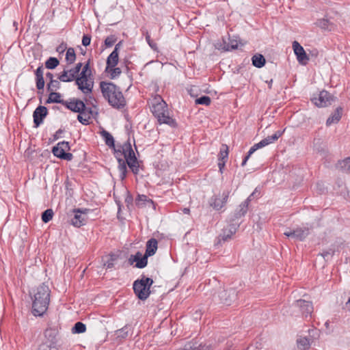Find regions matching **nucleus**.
Returning a JSON list of instances; mask_svg holds the SVG:
<instances>
[{
    "mask_svg": "<svg viewBox=\"0 0 350 350\" xmlns=\"http://www.w3.org/2000/svg\"><path fill=\"white\" fill-rule=\"evenodd\" d=\"M150 46V47L153 49L154 51H157L158 50V48H157V45L155 42H154L153 41H152L150 43H149L148 44Z\"/></svg>",
    "mask_w": 350,
    "mask_h": 350,
    "instance_id": "50",
    "label": "nucleus"
},
{
    "mask_svg": "<svg viewBox=\"0 0 350 350\" xmlns=\"http://www.w3.org/2000/svg\"><path fill=\"white\" fill-rule=\"evenodd\" d=\"M152 284V279L144 275L134 282L133 291L138 299L142 301L148 299L150 294V286Z\"/></svg>",
    "mask_w": 350,
    "mask_h": 350,
    "instance_id": "4",
    "label": "nucleus"
},
{
    "mask_svg": "<svg viewBox=\"0 0 350 350\" xmlns=\"http://www.w3.org/2000/svg\"><path fill=\"white\" fill-rule=\"evenodd\" d=\"M118 45L116 44L114 50L111 53L107 59V66L106 68L115 67L118 62Z\"/></svg>",
    "mask_w": 350,
    "mask_h": 350,
    "instance_id": "21",
    "label": "nucleus"
},
{
    "mask_svg": "<svg viewBox=\"0 0 350 350\" xmlns=\"http://www.w3.org/2000/svg\"><path fill=\"white\" fill-rule=\"evenodd\" d=\"M78 89L85 95L92 94L94 87V80L91 76L80 75L75 79Z\"/></svg>",
    "mask_w": 350,
    "mask_h": 350,
    "instance_id": "8",
    "label": "nucleus"
},
{
    "mask_svg": "<svg viewBox=\"0 0 350 350\" xmlns=\"http://www.w3.org/2000/svg\"><path fill=\"white\" fill-rule=\"evenodd\" d=\"M146 40L148 42V44H149V43H150L152 40L150 39V36L149 35V33L148 32H146Z\"/></svg>",
    "mask_w": 350,
    "mask_h": 350,
    "instance_id": "52",
    "label": "nucleus"
},
{
    "mask_svg": "<svg viewBox=\"0 0 350 350\" xmlns=\"http://www.w3.org/2000/svg\"><path fill=\"white\" fill-rule=\"evenodd\" d=\"M296 306L300 308L304 316H310L313 311V306L311 302L305 300L297 301Z\"/></svg>",
    "mask_w": 350,
    "mask_h": 350,
    "instance_id": "19",
    "label": "nucleus"
},
{
    "mask_svg": "<svg viewBox=\"0 0 350 350\" xmlns=\"http://www.w3.org/2000/svg\"><path fill=\"white\" fill-rule=\"evenodd\" d=\"M76 76L77 73L71 68L69 70H64L58 79L62 82H70L75 79L77 78Z\"/></svg>",
    "mask_w": 350,
    "mask_h": 350,
    "instance_id": "22",
    "label": "nucleus"
},
{
    "mask_svg": "<svg viewBox=\"0 0 350 350\" xmlns=\"http://www.w3.org/2000/svg\"><path fill=\"white\" fill-rule=\"evenodd\" d=\"M116 42V38L114 36H108L105 40V44L107 47L112 46Z\"/></svg>",
    "mask_w": 350,
    "mask_h": 350,
    "instance_id": "42",
    "label": "nucleus"
},
{
    "mask_svg": "<svg viewBox=\"0 0 350 350\" xmlns=\"http://www.w3.org/2000/svg\"><path fill=\"white\" fill-rule=\"evenodd\" d=\"M229 196V192H224L221 195L215 196L213 198V201L211 202V205L215 209H221L227 202Z\"/></svg>",
    "mask_w": 350,
    "mask_h": 350,
    "instance_id": "15",
    "label": "nucleus"
},
{
    "mask_svg": "<svg viewBox=\"0 0 350 350\" xmlns=\"http://www.w3.org/2000/svg\"><path fill=\"white\" fill-rule=\"evenodd\" d=\"M252 64L256 68H261L265 64V59L262 55L257 54L252 57Z\"/></svg>",
    "mask_w": 350,
    "mask_h": 350,
    "instance_id": "27",
    "label": "nucleus"
},
{
    "mask_svg": "<svg viewBox=\"0 0 350 350\" xmlns=\"http://www.w3.org/2000/svg\"><path fill=\"white\" fill-rule=\"evenodd\" d=\"M346 308L350 310V298L349 299L348 301L346 303Z\"/></svg>",
    "mask_w": 350,
    "mask_h": 350,
    "instance_id": "56",
    "label": "nucleus"
},
{
    "mask_svg": "<svg viewBox=\"0 0 350 350\" xmlns=\"http://www.w3.org/2000/svg\"><path fill=\"white\" fill-rule=\"evenodd\" d=\"M272 82H273V80H272V79H271V80H270V81L269 82V88H271Z\"/></svg>",
    "mask_w": 350,
    "mask_h": 350,
    "instance_id": "59",
    "label": "nucleus"
},
{
    "mask_svg": "<svg viewBox=\"0 0 350 350\" xmlns=\"http://www.w3.org/2000/svg\"><path fill=\"white\" fill-rule=\"evenodd\" d=\"M334 98L327 91H321L317 97L312 99L314 105L319 107H325L330 105Z\"/></svg>",
    "mask_w": 350,
    "mask_h": 350,
    "instance_id": "10",
    "label": "nucleus"
},
{
    "mask_svg": "<svg viewBox=\"0 0 350 350\" xmlns=\"http://www.w3.org/2000/svg\"><path fill=\"white\" fill-rule=\"evenodd\" d=\"M150 105L151 111L160 124H167L172 126H176L175 120L169 116L166 103L159 95L152 97L150 100Z\"/></svg>",
    "mask_w": 350,
    "mask_h": 350,
    "instance_id": "3",
    "label": "nucleus"
},
{
    "mask_svg": "<svg viewBox=\"0 0 350 350\" xmlns=\"http://www.w3.org/2000/svg\"><path fill=\"white\" fill-rule=\"evenodd\" d=\"M86 330V326L84 323L81 322H77L75 323V326L72 328V332L77 334H82L84 333Z\"/></svg>",
    "mask_w": 350,
    "mask_h": 350,
    "instance_id": "37",
    "label": "nucleus"
},
{
    "mask_svg": "<svg viewBox=\"0 0 350 350\" xmlns=\"http://www.w3.org/2000/svg\"><path fill=\"white\" fill-rule=\"evenodd\" d=\"M183 212L185 214H189V213H190V210H189V208H184L183 209Z\"/></svg>",
    "mask_w": 350,
    "mask_h": 350,
    "instance_id": "54",
    "label": "nucleus"
},
{
    "mask_svg": "<svg viewBox=\"0 0 350 350\" xmlns=\"http://www.w3.org/2000/svg\"><path fill=\"white\" fill-rule=\"evenodd\" d=\"M53 216V211L52 209H46L44 211V213L42 215V220L44 223L49 222L50 220L52 219Z\"/></svg>",
    "mask_w": 350,
    "mask_h": 350,
    "instance_id": "38",
    "label": "nucleus"
},
{
    "mask_svg": "<svg viewBox=\"0 0 350 350\" xmlns=\"http://www.w3.org/2000/svg\"><path fill=\"white\" fill-rule=\"evenodd\" d=\"M47 114V109L44 106L38 107L33 111V122L38 127L43 121V118Z\"/></svg>",
    "mask_w": 350,
    "mask_h": 350,
    "instance_id": "18",
    "label": "nucleus"
},
{
    "mask_svg": "<svg viewBox=\"0 0 350 350\" xmlns=\"http://www.w3.org/2000/svg\"><path fill=\"white\" fill-rule=\"evenodd\" d=\"M91 42V36L88 35H84L82 38V44L85 46L90 45Z\"/></svg>",
    "mask_w": 350,
    "mask_h": 350,
    "instance_id": "45",
    "label": "nucleus"
},
{
    "mask_svg": "<svg viewBox=\"0 0 350 350\" xmlns=\"http://www.w3.org/2000/svg\"><path fill=\"white\" fill-rule=\"evenodd\" d=\"M59 82L57 80H52L47 85V89L50 92H54L59 88Z\"/></svg>",
    "mask_w": 350,
    "mask_h": 350,
    "instance_id": "39",
    "label": "nucleus"
},
{
    "mask_svg": "<svg viewBox=\"0 0 350 350\" xmlns=\"http://www.w3.org/2000/svg\"><path fill=\"white\" fill-rule=\"evenodd\" d=\"M342 113V107H337L334 112L327 118L326 121V125L329 126L332 124H337L341 119Z\"/></svg>",
    "mask_w": 350,
    "mask_h": 350,
    "instance_id": "20",
    "label": "nucleus"
},
{
    "mask_svg": "<svg viewBox=\"0 0 350 350\" xmlns=\"http://www.w3.org/2000/svg\"><path fill=\"white\" fill-rule=\"evenodd\" d=\"M254 193L255 192H253L243 202L239 205V211L236 214L237 217H241L245 215L247 211L251 198L254 195Z\"/></svg>",
    "mask_w": 350,
    "mask_h": 350,
    "instance_id": "24",
    "label": "nucleus"
},
{
    "mask_svg": "<svg viewBox=\"0 0 350 350\" xmlns=\"http://www.w3.org/2000/svg\"><path fill=\"white\" fill-rule=\"evenodd\" d=\"M317 25L323 29L332 30L333 25L326 18H322L318 21Z\"/></svg>",
    "mask_w": 350,
    "mask_h": 350,
    "instance_id": "32",
    "label": "nucleus"
},
{
    "mask_svg": "<svg viewBox=\"0 0 350 350\" xmlns=\"http://www.w3.org/2000/svg\"><path fill=\"white\" fill-rule=\"evenodd\" d=\"M80 75H86L91 76L92 72L90 68V64L88 62L85 65L83 66L81 72L79 73Z\"/></svg>",
    "mask_w": 350,
    "mask_h": 350,
    "instance_id": "43",
    "label": "nucleus"
},
{
    "mask_svg": "<svg viewBox=\"0 0 350 350\" xmlns=\"http://www.w3.org/2000/svg\"><path fill=\"white\" fill-rule=\"evenodd\" d=\"M225 164H226V161H220L219 160V163H218V166H219V171L221 173L223 172V169L225 166Z\"/></svg>",
    "mask_w": 350,
    "mask_h": 350,
    "instance_id": "49",
    "label": "nucleus"
},
{
    "mask_svg": "<svg viewBox=\"0 0 350 350\" xmlns=\"http://www.w3.org/2000/svg\"><path fill=\"white\" fill-rule=\"evenodd\" d=\"M46 77H47V78H49V79H50V81L54 80V79H53V74H52V73H51V72H48V73H46Z\"/></svg>",
    "mask_w": 350,
    "mask_h": 350,
    "instance_id": "53",
    "label": "nucleus"
},
{
    "mask_svg": "<svg viewBox=\"0 0 350 350\" xmlns=\"http://www.w3.org/2000/svg\"><path fill=\"white\" fill-rule=\"evenodd\" d=\"M158 242L155 239H150L146 243V250L145 254L146 256L154 255L157 250Z\"/></svg>",
    "mask_w": 350,
    "mask_h": 350,
    "instance_id": "23",
    "label": "nucleus"
},
{
    "mask_svg": "<svg viewBox=\"0 0 350 350\" xmlns=\"http://www.w3.org/2000/svg\"><path fill=\"white\" fill-rule=\"evenodd\" d=\"M122 332V330H121V329H119V330L118 331V332H119V333H121Z\"/></svg>",
    "mask_w": 350,
    "mask_h": 350,
    "instance_id": "60",
    "label": "nucleus"
},
{
    "mask_svg": "<svg viewBox=\"0 0 350 350\" xmlns=\"http://www.w3.org/2000/svg\"><path fill=\"white\" fill-rule=\"evenodd\" d=\"M103 96L110 105L116 109L123 108L126 105V100L120 90L111 82L101 81L99 83Z\"/></svg>",
    "mask_w": 350,
    "mask_h": 350,
    "instance_id": "1",
    "label": "nucleus"
},
{
    "mask_svg": "<svg viewBox=\"0 0 350 350\" xmlns=\"http://www.w3.org/2000/svg\"><path fill=\"white\" fill-rule=\"evenodd\" d=\"M66 59L68 63L72 64L76 59V54L73 48H69L67 49L66 54Z\"/></svg>",
    "mask_w": 350,
    "mask_h": 350,
    "instance_id": "33",
    "label": "nucleus"
},
{
    "mask_svg": "<svg viewBox=\"0 0 350 350\" xmlns=\"http://www.w3.org/2000/svg\"><path fill=\"white\" fill-rule=\"evenodd\" d=\"M228 156V147L226 144H223L220 148L219 159L220 161H226Z\"/></svg>",
    "mask_w": 350,
    "mask_h": 350,
    "instance_id": "36",
    "label": "nucleus"
},
{
    "mask_svg": "<svg viewBox=\"0 0 350 350\" xmlns=\"http://www.w3.org/2000/svg\"><path fill=\"white\" fill-rule=\"evenodd\" d=\"M196 103L199 105L208 106L211 104V98L208 96H203L196 100Z\"/></svg>",
    "mask_w": 350,
    "mask_h": 350,
    "instance_id": "40",
    "label": "nucleus"
},
{
    "mask_svg": "<svg viewBox=\"0 0 350 350\" xmlns=\"http://www.w3.org/2000/svg\"><path fill=\"white\" fill-rule=\"evenodd\" d=\"M284 234L288 237H293L295 239L302 241L309 234V229L306 228H299L294 230L285 232Z\"/></svg>",
    "mask_w": 350,
    "mask_h": 350,
    "instance_id": "14",
    "label": "nucleus"
},
{
    "mask_svg": "<svg viewBox=\"0 0 350 350\" xmlns=\"http://www.w3.org/2000/svg\"><path fill=\"white\" fill-rule=\"evenodd\" d=\"M105 72L109 74L111 79H116L121 74L122 71L120 68L111 67L106 68Z\"/></svg>",
    "mask_w": 350,
    "mask_h": 350,
    "instance_id": "31",
    "label": "nucleus"
},
{
    "mask_svg": "<svg viewBox=\"0 0 350 350\" xmlns=\"http://www.w3.org/2000/svg\"><path fill=\"white\" fill-rule=\"evenodd\" d=\"M239 44L243 46L244 43H241L239 40L234 38H228V42H224V44H220L217 45L219 50H223L224 51H228L238 49Z\"/></svg>",
    "mask_w": 350,
    "mask_h": 350,
    "instance_id": "16",
    "label": "nucleus"
},
{
    "mask_svg": "<svg viewBox=\"0 0 350 350\" xmlns=\"http://www.w3.org/2000/svg\"><path fill=\"white\" fill-rule=\"evenodd\" d=\"M73 212L75 215L71 219V224L77 228L85 225L87 219L85 215L88 213V210L85 209L84 211H81V209H75Z\"/></svg>",
    "mask_w": 350,
    "mask_h": 350,
    "instance_id": "11",
    "label": "nucleus"
},
{
    "mask_svg": "<svg viewBox=\"0 0 350 350\" xmlns=\"http://www.w3.org/2000/svg\"><path fill=\"white\" fill-rule=\"evenodd\" d=\"M116 154H117L116 157H117L118 161L119 162L118 170H119V172L120 173L121 178L124 179V177L126 176V163H125L124 161L122 159H120V158L118 157V151H116Z\"/></svg>",
    "mask_w": 350,
    "mask_h": 350,
    "instance_id": "29",
    "label": "nucleus"
},
{
    "mask_svg": "<svg viewBox=\"0 0 350 350\" xmlns=\"http://www.w3.org/2000/svg\"><path fill=\"white\" fill-rule=\"evenodd\" d=\"M230 234H224V238H223V239H224V240H226L227 238H230Z\"/></svg>",
    "mask_w": 350,
    "mask_h": 350,
    "instance_id": "57",
    "label": "nucleus"
},
{
    "mask_svg": "<svg viewBox=\"0 0 350 350\" xmlns=\"http://www.w3.org/2000/svg\"><path fill=\"white\" fill-rule=\"evenodd\" d=\"M100 134L104 139L105 144L110 148H114V139L113 136L105 130H103L100 132Z\"/></svg>",
    "mask_w": 350,
    "mask_h": 350,
    "instance_id": "26",
    "label": "nucleus"
},
{
    "mask_svg": "<svg viewBox=\"0 0 350 350\" xmlns=\"http://www.w3.org/2000/svg\"><path fill=\"white\" fill-rule=\"evenodd\" d=\"M65 105L68 109L79 113L82 111H85V105L84 103L78 99H72L69 101H66Z\"/></svg>",
    "mask_w": 350,
    "mask_h": 350,
    "instance_id": "17",
    "label": "nucleus"
},
{
    "mask_svg": "<svg viewBox=\"0 0 350 350\" xmlns=\"http://www.w3.org/2000/svg\"><path fill=\"white\" fill-rule=\"evenodd\" d=\"M105 266L107 267V268H111L113 265V262H108L107 264L105 265Z\"/></svg>",
    "mask_w": 350,
    "mask_h": 350,
    "instance_id": "55",
    "label": "nucleus"
},
{
    "mask_svg": "<svg viewBox=\"0 0 350 350\" xmlns=\"http://www.w3.org/2000/svg\"><path fill=\"white\" fill-rule=\"evenodd\" d=\"M70 150V146L68 142H59L53 148L52 152L53 154L62 159L66 161H70L72 159V154L69 152H66Z\"/></svg>",
    "mask_w": 350,
    "mask_h": 350,
    "instance_id": "9",
    "label": "nucleus"
},
{
    "mask_svg": "<svg viewBox=\"0 0 350 350\" xmlns=\"http://www.w3.org/2000/svg\"><path fill=\"white\" fill-rule=\"evenodd\" d=\"M334 253V251L332 250V249H329V250L327 251H324L321 254V256L323 258H325L326 257H327L328 256H332Z\"/></svg>",
    "mask_w": 350,
    "mask_h": 350,
    "instance_id": "47",
    "label": "nucleus"
},
{
    "mask_svg": "<svg viewBox=\"0 0 350 350\" xmlns=\"http://www.w3.org/2000/svg\"><path fill=\"white\" fill-rule=\"evenodd\" d=\"M36 87L38 90H42L44 87V78H36Z\"/></svg>",
    "mask_w": 350,
    "mask_h": 350,
    "instance_id": "44",
    "label": "nucleus"
},
{
    "mask_svg": "<svg viewBox=\"0 0 350 350\" xmlns=\"http://www.w3.org/2000/svg\"><path fill=\"white\" fill-rule=\"evenodd\" d=\"M293 49L297 56L298 62L301 64L306 65L309 60V57L306 53L304 48L297 41H294L293 42Z\"/></svg>",
    "mask_w": 350,
    "mask_h": 350,
    "instance_id": "12",
    "label": "nucleus"
},
{
    "mask_svg": "<svg viewBox=\"0 0 350 350\" xmlns=\"http://www.w3.org/2000/svg\"><path fill=\"white\" fill-rule=\"evenodd\" d=\"M36 78H44L43 77V68L42 66H39L36 70Z\"/></svg>",
    "mask_w": 350,
    "mask_h": 350,
    "instance_id": "46",
    "label": "nucleus"
},
{
    "mask_svg": "<svg viewBox=\"0 0 350 350\" xmlns=\"http://www.w3.org/2000/svg\"><path fill=\"white\" fill-rule=\"evenodd\" d=\"M340 166L345 172L350 173V157L342 160Z\"/></svg>",
    "mask_w": 350,
    "mask_h": 350,
    "instance_id": "41",
    "label": "nucleus"
},
{
    "mask_svg": "<svg viewBox=\"0 0 350 350\" xmlns=\"http://www.w3.org/2000/svg\"><path fill=\"white\" fill-rule=\"evenodd\" d=\"M283 132L278 131L275 132L273 135L271 136H268L266 138L262 139L260 142H259L257 144H255L252 147L250 148V150L248 151L247 155L243 159L241 165L244 166L247 160L249 159L250 157L258 149L261 148L262 147H265L273 142L276 141L282 135Z\"/></svg>",
    "mask_w": 350,
    "mask_h": 350,
    "instance_id": "6",
    "label": "nucleus"
},
{
    "mask_svg": "<svg viewBox=\"0 0 350 350\" xmlns=\"http://www.w3.org/2000/svg\"><path fill=\"white\" fill-rule=\"evenodd\" d=\"M57 335L56 329H46L44 332V339L39 345L38 350H59Z\"/></svg>",
    "mask_w": 350,
    "mask_h": 350,
    "instance_id": "5",
    "label": "nucleus"
},
{
    "mask_svg": "<svg viewBox=\"0 0 350 350\" xmlns=\"http://www.w3.org/2000/svg\"><path fill=\"white\" fill-rule=\"evenodd\" d=\"M297 348L300 350H306L310 346V341L306 337H301L297 340Z\"/></svg>",
    "mask_w": 350,
    "mask_h": 350,
    "instance_id": "28",
    "label": "nucleus"
},
{
    "mask_svg": "<svg viewBox=\"0 0 350 350\" xmlns=\"http://www.w3.org/2000/svg\"><path fill=\"white\" fill-rule=\"evenodd\" d=\"M232 228H233V230H230V233H231V234H232L233 233H234V232H235V231H236V228H235V227H233Z\"/></svg>",
    "mask_w": 350,
    "mask_h": 350,
    "instance_id": "58",
    "label": "nucleus"
},
{
    "mask_svg": "<svg viewBox=\"0 0 350 350\" xmlns=\"http://www.w3.org/2000/svg\"><path fill=\"white\" fill-rule=\"evenodd\" d=\"M220 294H221V299H223V302L227 305L230 304V302L232 301V300L233 299H234L236 297L235 293L233 291H223L221 292Z\"/></svg>",
    "mask_w": 350,
    "mask_h": 350,
    "instance_id": "25",
    "label": "nucleus"
},
{
    "mask_svg": "<svg viewBox=\"0 0 350 350\" xmlns=\"http://www.w3.org/2000/svg\"><path fill=\"white\" fill-rule=\"evenodd\" d=\"M89 102L90 103V104L93 106V107H96V100L92 96H90L89 97Z\"/></svg>",
    "mask_w": 350,
    "mask_h": 350,
    "instance_id": "51",
    "label": "nucleus"
},
{
    "mask_svg": "<svg viewBox=\"0 0 350 350\" xmlns=\"http://www.w3.org/2000/svg\"><path fill=\"white\" fill-rule=\"evenodd\" d=\"M59 60L56 57H49L45 62L46 68L54 69L59 65Z\"/></svg>",
    "mask_w": 350,
    "mask_h": 350,
    "instance_id": "35",
    "label": "nucleus"
},
{
    "mask_svg": "<svg viewBox=\"0 0 350 350\" xmlns=\"http://www.w3.org/2000/svg\"><path fill=\"white\" fill-rule=\"evenodd\" d=\"M82 66H83L82 63H78L76 64V66L74 68H72V69L77 73V75H78L79 73Z\"/></svg>",
    "mask_w": 350,
    "mask_h": 350,
    "instance_id": "48",
    "label": "nucleus"
},
{
    "mask_svg": "<svg viewBox=\"0 0 350 350\" xmlns=\"http://www.w3.org/2000/svg\"><path fill=\"white\" fill-rule=\"evenodd\" d=\"M50 290L47 285L39 286L32 298V312L34 316H42L47 310L50 302Z\"/></svg>",
    "mask_w": 350,
    "mask_h": 350,
    "instance_id": "2",
    "label": "nucleus"
},
{
    "mask_svg": "<svg viewBox=\"0 0 350 350\" xmlns=\"http://www.w3.org/2000/svg\"><path fill=\"white\" fill-rule=\"evenodd\" d=\"M62 102L61 94L55 92H51L46 100V103H61Z\"/></svg>",
    "mask_w": 350,
    "mask_h": 350,
    "instance_id": "30",
    "label": "nucleus"
},
{
    "mask_svg": "<svg viewBox=\"0 0 350 350\" xmlns=\"http://www.w3.org/2000/svg\"><path fill=\"white\" fill-rule=\"evenodd\" d=\"M78 120L82 123L83 124H88L90 120V115L89 113H86L84 111H82L77 116Z\"/></svg>",
    "mask_w": 350,
    "mask_h": 350,
    "instance_id": "34",
    "label": "nucleus"
},
{
    "mask_svg": "<svg viewBox=\"0 0 350 350\" xmlns=\"http://www.w3.org/2000/svg\"><path fill=\"white\" fill-rule=\"evenodd\" d=\"M122 150L127 165L134 173H137L138 171V165L131 143H124L122 146Z\"/></svg>",
    "mask_w": 350,
    "mask_h": 350,
    "instance_id": "7",
    "label": "nucleus"
},
{
    "mask_svg": "<svg viewBox=\"0 0 350 350\" xmlns=\"http://www.w3.org/2000/svg\"><path fill=\"white\" fill-rule=\"evenodd\" d=\"M147 258L148 256H146V254H144V256H142V253L137 252L135 255H131L129 257V261L130 264H133L134 262H136L135 267L139 269H142L147 265Z\"/></svg>",
    "mask_w": 350,
    "mask_h": 350,
    "instance_id": "13",
    "label": "nucleus"
}]
</instances>
